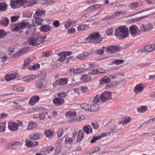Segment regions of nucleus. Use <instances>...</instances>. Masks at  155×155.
Masks as SVG:
<instances>
[{"label":"nucleus","mask_w":155,"mask_h":155,"mask_svg":"<svg viewBox=\"0 0 155 155\" xmlns=\"http://www.w3.org/2000/svg\"><path fill=\"white\" fill-rule=\"evenodd\" d=\"M28 50V48H25L20 49L18 52H17L15 54L12 55V57L16 58L21 55L24 53L27 52Z\"/></svg>","instance_id":"6"},{"label":"nucleus","mask_w":155,"mask_h":155,"mask_svg":"<svg viewBox=\"0 0 155 155\" xmlns=\"http://www.w3.org/2000/svg\"><path fill=\"white\" fill-rule=\"evenodd\" d=\"M19 144V143L18 141H15V142H11L10 144H8V147L11 148L12 147L18 145Z\"/></svg>","instance_id":"50"},{"label":"nucleus","mask_w":155,"mask_h":155,"mask_svg":"<svg viewBox=\"0 0 155 155\" xmlns=\"http://www.w3.org/2000/svg\"><path fill=\"white\" fill-rule=\"evenodd\" d=\"M76 114L75 111H69L67 113L66 115L70 118V120L68 121V123L69 124H71L76 121L79 122L80 120L84 119V118H81V117L80 116L79 118L77 117L75 118L76 116Z\"/></svg>","instance_id":"3"},{"label":"nucleus","mask_w":155,"mask_h":155,"mask_svg":"<svg viewBox=\"0 0 155 155\" xmlns=\"http://www.w3.org/2000/svg\"><path fill=\"white\" fill-rule=\"evenodd\" d=\"M146 30L147 31H148L151 30L153 29V24H149L145 26Z\"/></svg>","instance_id":"41"},{"label":"nucleus","mask_w":155,"mask_h":155,"mask_svg":"<svg viewBox=\"0 0 155 155\" xmlns=\"http://www.w3.org/2000/svg\"><path fill=\"white\" fill-rule=\"evenodd\" d=\"M37 126V124L36 122H30V123L28 127L27 130H30Z\"/></svg>","instance_id":"30"},{"label":"nucleus","mask_w":155,"mask_h":155,"mask_svg":"<svg viewBox=\"0 0 155 155\" xmlns=\"http://www.w3.org/2000/svg\"><path fill=\"white\" fill-rule=\"evenodd\" d=\"M89 55L88 52H84L80 54L77 55L76 57L80 60H83L87 58Z\"/></svg>","instance_id":"15"},{"label":"nucleus","mask_w":155,"mask_h":155,"mask_svg":"<svg viewBox=\"0 0 155 155\" xmlns=\"http://www.w3.org/2000/svg\"><path fill=\"white\" fill-rule=\"evenodd\" d=\"M7 8V5L6 3L0 2V11H4Z\"/></svg>","instance_id":"27"},{"label":"nucleus","mask_w":155,"mask_h":155,"mask_svg":"<svg viewBox=\"0 0 155 155\" xmlns=\"http://www.w3.org/2000/svg\"><path fill=\"white\" fill-rule=\"evenodd\" d=\"M45 14L44 11L38 9L35 13L34 16L36 18V16H41L42 15H45Z\"/></svg>","instance_id":"38"},{"label":"nucleus","mask_w":155,"mask_h":155,"mask_svg":"<svg viewBox=\"0 0 155 155\" xmlns=\"http://www.w3.org/2000/svg\"><path fill=\"white\" fill-rule=\"evenodd\" d=\"M114 30L113 28L108 29L106 31L107 33V35H112L114 33Z\"/></svg>","instance_id":"55"},{"label":"nucleus","mask_w":155,"mask_h":155,"mask_svg":"<svg viewBox=\"0 0 155 155\" xmlns=\"http://www.w3.org/2000/svg\"><path fill=\"white\" fill-rule=\"evenodd\" d=\"M88 74L92 75H95L98 74L97 69L92 70L89 72Z\"/></svg>","instance_id":"54"},{"label":"nucleus","mask_w":155,"mask_h":155,"mask_svg":"<svg viewBox=\"0 0 155 155\" xmlns=\"http://www.w3.org/2000/svg\"><path fill=\"white\" fill-rule=\"evenodd\" d=\"M69 70L70 72L71 73H77L83 72L85 71V70L82 68H80L76 69H74V68H71Z\"/></svg>","instance_id":"17"},{"label":"nucleus","mask_w":155,"mask_h":155,"mask_svg":"<svg viewBox=\"0 0 155 155\" xmlns=\"http://www.w3.org/2000/svg\"><path fill=\"white\" fill-rule=\"evenodd\" d=\"M130 117H129L127 118V119L124 120H122L120 123L122 124L123 125H126L127 123H129L130 121Z\"/></svg>","instance_id":"53"},{"label":"nucleus","mask_w":155,"mask_h":155,"mask_svg":"<svg viewBox=\"0 0 155 155\" xmlns=\"http://www.w3.org/2000/svg\"><path fill=\"white\" fill-rule=\"evenodd\" d=\"M26 145L29 147H33V143L27 139L25 140Z\"/></svg>","instance_id":"42"},{"label":"nucleus","mask_w":155,"mask_h":155,"mask_svg":"<svg viewBox=\"0 0 155 155\" xmlns=\"http://www.w3.org/2000/svg\"><path fill=\"white\" fill-rule=\"evenodd\" d=\"M28 42L30 45H37L36 36L35 37H31L28 40Z\"/></svg>","instance_id":"18"},{"label":"nucleus","mask_w":155,"mask_h":155,"mask_svg":"<svg viewBox=\"0 0 155 155\" xmlns=\"http://www.w3.org/2000/svg\"><path fill=\"white\" fill-rule=\"evenodd\" d=\"M114 18V16H107L102 19V21H107L110 19H113Z\"/></svg>","instance_id":"60"},{"label":"nucleus","mask_w":155,"mask_h":155,"mask_svg":"<svg viewBox=\"0 0 155 155\" xmlns=\"http://www.w3.org/2000/svg\"><path fill=\"white\" fill-rule=\"evenodd\" d=\"M57 95L59 97H64L66 95V93L64 92H61L60 93H58L57 94Z\"/></svg>","instance_id":"59"},{"label":"nucleus","mask_w":155,"mask_h":155,"mask_svg":"<svg viewBox=\"0 0 155 155\" xmlns=\"http://www.w3.org/2000/svg\"><path fill=\"white\" fill-rule=\"evenodd\" d=\"M90 111L96 112L98 111L99 109V105L97 104H93L91 105H90Z\"/></svg>","instance_id":"16"},{"label":"nucleus","mask_w":155,"mask_h":155,"mask_svg":"<svg viewBox=\"0 0 155 155\" xmlns=\"http://www.w3.org/2000/svg\"><path fill=\"white\" fill-rule=\"evenodd\" d=\"M147 109V107L146 106H143L141 107L140 109L137 108V110L139 112L142 113L146 111Z\"/></svg>","instance_id":"39"},{"label":"nucleus","mask_w":155,"mask_h":155,"mask_svg":"<svg viewBox=\"0 0 155 155\" xmlns=\"http://www.w3.org/2000/svg\"><path fill=\"white\" fill-rule=\"evenodd\" d=\"M128 29L126 26L120 27L119 28L116 29L115 35L120 37L121 39H124L128 36Z\"/></svg>","instance_id":"2"},{"label":"nucleus","mask_w":155,"mask_h":155,"mask_svg":"<svg viewBox=\"0 0 155 155\" xmlns=\"http://www.w3.org/2000/svg\"><path fill=\"white\" fill-rule=\"evenodd\" d=\"M90 105L91 104H82L80 105V107L83 110L85 111H90Z\"/></svg>","instance_id":"20"},{"label":"nucleus","mask_w":155,"mask_h":155,"mask_svg":"<svg viewBox=\"0 0 155 155\" xmlns=\"http://www.w3.org/2000/svg\"><path fill=\"white\" fill-rule=\"evenodd\" d=\"M31 139L33 140H36L39 138V135L38 133H36L33 135L30 136Z\"/></svg>","instance_id":"36"},{"label":"nucleus","mask_w":155,"mask_h":155,"mask_svg":"<svg viewBox=\"0 0 155 155\" xmlns=\"http://www.w3.org/2000/svg\"><path fill=\"white\" fill-rule=\"evenodd\" d=\"M16 75V74L15 73L6 75L5 76V79L7 81H9L15 78Z\"/></svg>","instance_id":"23"},{"label":"nucleus","mask_w":155,"mask_h":155,"mask_svg":"<svg viewBox=\"0 0 155 155\" xmlns=\"http://www.w3.org/2000/svg\"><path fill=\"white\" fill-rule=\"evenodd\" d=\"M110 79L107 76H105L104 77L102 78L101 80L100 81V84H102V82H105V83H107L110 81Z\"/></svg>","instance_id":"37"},{"label":"nucleus","mask_w":155,"mask_h":155,"mask_svg":"<svg viewBox=\"0 0 155 155\" xmlns=\"http://www.w3.org/2000/svg\"><path fill=\"white\" fill-rule=\"evenodd\" d=\"M137 27L135 25H132L130 27V34L133 37L137 36Z\"/></svg>","instance_id":"10"},{"label":"nucleus","mask_w":155,"mask_h":155,"mask_svg":"<svg viewBox=\"0 0 155 155\" xmlns=\"http://www.w3.org/2000/svg\"><path fill=\"white\" fill-rule=\"evenodd\" d=\"M31 61V60L30 58H28L26 60H25L24 64L25 66H28Z\"/></svg>","instance_id":"57"},{"label":"nucleus","mask_w":155,"mask_h":155,"mask_svg":"<svg viewBox=\"0 0 155 155\" xmlns=\"http://www.w3.org/2000/svg\"><path fill=\"white\" fill-rule=\"evenodd\" d=\"M63 129L62 128H60L58 130V136L59 137H61L63 134Z\"/></svg>","instance_id":"61"},{"label":"nucleus","mask_w":155,"mask_h":155,"mask_svg":"<svg viewBox=\"0 0 155 155\" xmlns=\"http://www.w3.org/2000/svg\"><path fill=\"white\" fill-rule=\"evenodd\" d=\"M84 135L83 131L82 130H79L78 134L77 141L80 142L83 138Z\"/></svg>","instance_id":"25"},{"label":"nucleus","mask_w":155,"mask_h":155,"mask_svg":"<svg viewBox=\"0 0 155 155\" xmlns=\"http://www.w3.org/2000/svg\"><path fill=\"white\" fill-rule=\"evenodd\" d=\"M101 101L100 95H97L93 99L92 103L94 104H97Z\"/></svg>","instance_id":"32"},{"label":"nucleus","mask_w":155,"mask_h":155,"mask_svg":"<svg viewBox=\"0 0 155 155\" xmlns=\"http://www.w3.org/2000/svg\"><path fill=\"white\" fill-rule=\"evenodd\" d=\"M144 50L146 52H152L155 50V45L152 44L146 46L144 48Z\"/></svg>","instance_id":"13"},{"label":"nucleus","mask_w":155,"mask_h":155,"mask_svg":"<svg viewBox=\"0 0 155 155\" xmlns=\"http://www.w3.org/2000/svg\"><path fill=\"white\" fill-rule=\"evenodd\" d=\"M27 5L28 6H30V5L32 6V5L35 4L33 0H26V3Z\"/></svg>","instance_id":"46"},{"label":"nucleus","mask_w":155,"mask_h":155,"mask_svg":"<svg viewBox=\"0 0 155 155\" xmlns=\"http://www.w3.org/2000/svg\"><path fill=\"white\" fill-rule=\"evenodd\" d=\"M43 4L51 5L54 3V0H41Z\"/></svg>","instance_id":"28"},{"label":"nucleus","mask_w":155,"mask_h":155,"mask_svg":"<svg viewBox=\"0 0 155 155\" xmlns=\"http://www.w3.org/2000/svg\"><path fill=\"white\" fill-rule=\"evenodd\" d=\"M9 21V19L5 18L0 21V24L3 26H6L8 24Z\"/></svg>","instance_id":"22"},{"label":"nucleus","mask_w":155,"mask_h":155,"mask_svg":"<svg viewBox=\"0 0 155 155\" xmlns=\"http://www.w3.org/2000/svg\"><path fill=\"white\" fill-rule=\"evenodd\" d=\"M36 77L35 75H31L23 77L22 78L21 80L24 82H28L35 78Z\"/></svg>","instance_id":"11"},{"label":"nucleus","mask_w":155,"mask_h":155,"mask_svg":"<svg viewBox=\"0 0 155 155\" xmlns=\"http://www.w3.org/2000/svg\"><path fill=\"white\" fill-rule=\"evenodd\" d=\"M101 139V137L99 136H94L92 139L91 140L90 142L91 143H93L96 141L97 140H99Z\"/></svg>","instance_id":"43"},{"label":"nucleus","mask_w":155,"mask_h":155,"mask_svg":"<svg viewBox=\"0 0 155 155\" xmlns=\"http://www.w3.org/2000/svg\"><path fill=\"white\" fill-rule=\"evenodd\" d=\"M44 134L47 137H50L52 135V132L51 130H48L45 131Z\"/></svg>","instance_id":"40"},{"label":"nucleus","mask_w":155,"mask_h":155,"mask_svg":"<svg viewBox=\"0 0 155 155\" xmlns=\"http://www.w3.org/2000/svg\"><path fill=\"white\" fill-rule=\"evenodd\" d=\"M106 50L110 53H115L119 50V48L117 46L110 45L107 47Z\"/></svg>","instance_id":"5"},{"label":"nucleus","mask_w":155,"mask_h":155,"mask_svg":"<svg viewBox=\"0 0 155 155\" xmlns=\"http://www.w3.org/2000/svg\"><path fill=\"white\" fill-rule=\"evenodd\" d=\"M41 30L43 32H46L50 30L49 26L47 25H42L40 28Z\"/></svg>","instance_id":"31"},{"label":"nucleus","mask_w":155,"mask_h":155,"mask_svg":"<svg viewBox=\"0 0 155 155\" xmlns=\"http://www.w3.org/2000/svg\"><path fill=\"white\" fill-rule=\"evenodd\" d=\"M60 25V22L56 20L53 21V25L55 27H58Z\"/></svg>","instance_id":"64"},{"label":"nucleus","mask_w":155,"mask_h":155,"mask_svg":"<svg viewBox=\"0 0 155 155\" xmlns=\"http://www.w3.org/2000/svg\"><path fill=\"white\" fill-rule=\"evenodd\" d=\"M88 25L86 24H82L79 25L77 27V29L78 31H82L84 30L86 28L88 27Z\"/></svg>","instance_id":"33"},{"label":"nucleus","mask_w":155,"mask_h":155,"mask_svg":"<svg viewBox=\"0 0 155 155\" xmlns=\"http://www.w3.org/2000/svg\"><path fill=\"white\" fill-rule=\"evenodd\" d=\"M61 150V147L59 146L58 147H57L55 148V153H54V154L57 155L60 152Z\"/></svg>","instance_id":"56"},{"label":"nucleus","mask_w":155,"mask_h":155,"mask_svg":"<svg viewBox=\"0 0 155 155\" xmlns=\"http://www.w3.org/2000/svg\"><path fill=\"white\" fill-rule=\"evenodd\" d=\"M71 24H72L71 21L69 19H68L66 21V23L65 24L66 28L67 29H68V28H69L70 27L71 25Z\"/></svg>","instance_id":"48"},{"label":"nucleus","mask_w":155,"mask_h":155,"mask_svg":"<svg viewBox=\"0 0 155 155\" xmlns=\"http://www.w3.org/2000/svg\"><path fill=\"white\" fill-rule=\"evenodd\" d=\"M6 124L4 122L0 123V132H4L5 131Z\"/></svg>","instance_id":"35"},{"label":"nucleus","mask_w":155,"mask_h":155,"mask_svg":"<svg viewBox=\"0 0 155 155\" xmlns=\"http://www.w3.org/2000/svg\"><path fill=\"white\" fill-rule=\"evenodd\" d=\"M21 28L24 29L25 28H28V26L29 23L26 22H22L19 23Z\"/></svg>","instance_id":"34"},{"label":"nucleus","mask_w":155,"mask_h":155,"mask_svg":"<svg viewBox=\"0 0 155 155\" xmlns=\"http://www.w3.org/2000/svg\"><path fill=\"white\" fill-rule=\"evenodd\" d=\"M54 104L56 106H59L63 104L64 103V100L60 97H56L53 100Z\"/></svg>","instance_id":"8"},{"label":"nucleus","mask_w":155,"mask_h":155,"mask_svg":"<svg viewBox=\"0 0 155 155\" xmlns=\"http://www.w3.org/2000/svg\"><path fill=\"white\" fill-rule=\"evenodd\" d=\"M18 4H19L18 2V0H13L11 3V6H15Z\"/></svg>","instance_id":"58"},{"label":"nucleus","mask_w":155,"mask_h":155,"mask_svg":"<svg viewBox=\"0 0 155 155\" xmlns=\"http://www.w3.org/2000/svg\"><path fill=\"white\" fill-rule=\"evenodd\" d=\"M124 62V61L123 60L117 59L115 60L113 63L117 65H119L123 63Z\"/></svg>","instance_id":"51"},{"label":"nucleus","mask_w":155,"mask_h":155,"mask_svg":"<svg viewBox=\"0 0 155 155\" xmlns=\"http://www.w3.org/2000/svg\"><path fill=\"white\" fill-rule=\"evenodd\" d=\"M143 89V84H139L137 85L134 88V92L137 93L142 91Z\"/></svg>","instance_id":"12"},{"label":"nucleus","mask_w":155,"mask_h":155,"mask_svg":"<svg viewBox=\"0 0 155 155\" xmlns=\"http://www.w3.org/2000/svg\"><path fill=\"white\" fill-rule=\"evenodd\" d=\"M40 67V65L38 64H35L32 66H30L29 69L30 70H34L35 69H37L39 68Z\"/></svg>","instance_id":"47"},{"label":"nucleus","mask_w":155,"mask_h":155,"mask_svg":"<svg viewBox=\"0 0 155 155\" xmlns=\"http://www.w3.org/2000/svg\"><path fill=\"white\" fill-rule=\"evenodd\" d=\"M28 50V48H25L20 49L18 52H17L15 54L12 55V57L16 58L21 55L24 53L27 52Z\"/></svg>","instance_id":"7"},{"label":"nucleus","mask_w":155,"mask_h":155,"mask_svg":"<svg viewBox=\"0 0 155 155\" xmlns=\"http://www.w3.org/2000/svg\"><path fill=\"white\" fill-rule=\"evenodd\" d=\"M59 85H61L66 84H67L68 79L63 78L57 80Z\"/></svg>","instance_id":"19"},{"label":"nucleus","mask_w":155,"mask_h":155,"mask_svg":"<svg viewBox=\"0 0 155 155\" xmlns=\"http://www.w3.org/2000/svg\"><path fill=\"white\" fill-rule=\"evenodd\" d=\"M35 26L34 25H29L28 28L29 30H30L31 32L34 31L35 30H36L35 29Z\"/></svg>","instance_id":"49"},{"label":"nucleus","mask_w":155,"mask_h":155,"mask_svg":"<svg viewBox=\"0 0 155 155\" xmlns=\"http://www.w3.org/2000/svg\"><path fill=\"white\" fill-rule=\"evenodd\" d=\"M139 6V3L138 2H134L130 3L129 7L132 9H135Z\"/></svg>","instance_id":"21"},{"label":"nucleus","mask_w":155,"mask_h":155,"mask_svg":"<svg viewBox=\"0 0 155 155\" xmlns=\"http://www.w3.org/2000/svg\"><path fill=\"white\" fill-rule=\"evenodd\" d=\"M86 39L87 41L88 40L89 42L95 44L100 43L103 40V38L101 37L98 32H95L90 34Z\"/></svg>","instance_id":"1"},{"label":"nucleus","mask_w":155,"mask_h":155,"mask_svg":"<svg viewBox=\"0 0 155 155\" xmlns=\"http://www.w3.org/2000/svg\"><path fill=\"white\" fill-rule=\"evenodd\" d=\"M8 127L9 129L11 131H16L18 128V124L15 122H10L8 123Z\"/></svg>","instance_id":"9"},{"label":"nucleus","mask_w":155,"mask_h":155,"mask_svg":"<svg viewBox=\"0 0 155 155\" xmlns=\"http://www.w3.org/2000/svg\"><path fill=\"white\" fill-rule=\"evenodd\" d=\"M91 125L95 130H97L99 127L98 124L95 123H91Z\"/></svg>","instance_id":"62"},{"label":"nucleus","mask_w":155,"mask_h":155,"mask_svg":"<svg viewBox=\"0 0 155 155\" xmlns=\"http://www.w3.org/2000/svg\"><path fill=\"white\" fill-rule=\"evenodd\" d=\"M39 99V98L38 96H34L30 99L28 104L30 105H33L37 102Z\"/></svg>","instance_id":"14"},{"label":"nucleus","mask_w":155,"mask_h":155,"mask_svg":"<svg viewBox=\"0 0 155 155\" xmlns=\"http://www.w3.org/2000/svg\"><path fill=\"white\" fill-rule=\"evenodd\" d=\"M101 101L104 102L111 99L112 94L110 91H105L102 93L100 95Z\"/></svg>","instance_id":"4"},{"label":"nucleus","mask_w":155,"mask_h":155,"mask_svg":"<svg viewBox=\"0 0 155 155\" xmlns=\"http://www.w3.org/2000/svg\"><path fill=\"white\" fill-rule=\"evenodd\" d=\"M35 23L38 25H41L43 23V20L40 18L36 17Z\"/></svg>","instance_id":"44"},{"label":"nucleus","mask_w":155,"mask_h":155,"mask_svg":"<svg viewBox=\"0 0 155 155\" xmlns=\"http://www.w3.org/2000/svg\"><path fill=\"white\" fill-rule=\"evenodd\" d=\"M58 56L59 57L58 60V61L62 62L65 59L64 52H61L59 53L58 54Z\"/></svg>","instance_id":"24"},{"label":"nucleus","mask_w":155,"mask_h":155,"mask_svg":"<svg viewBox=\"0 0 155 155\" xmlns=\"http://www.w3.org/2000/svg\"><path fill=\"white\" fill-rule=\"evenodd\" d=\"M90 129L91 133H92V129L91 126L88 125V126H84L83 127V130L87 134H88L89 133L90 128Z\"/></svg>","instance_id":"26"},{"label":"nucleus","mask_w":155,"mask_h":155,"mask_svg":"<svg viewBox=\"0 0 155 155\" xmlns=\"http://www.w3.org/2000/svg\"><path fill=\"white\" fill-rule=\"evenodd\" d=\"M36 39L37 45H40V43H41V40L42 39L41 37L39 35H36Z\"/></svg>","instance_id":"52"},{"label":"nucleus","mask_w":155,"mask_h":155,"mask_svg":"<svg viewBox=\"0 0 155 155\" xmlns=\"http://www.w3.org/2000/svg\"><path fill=\"white\" fill-rule=\"evenodd\" d=\"M147 32L145 26L142 25L139 29L137 31L138 34H140L141 33H143Z\"/></svg>","instance_id":"29"},{"label":"nucleus","mask_w":155,"mask_h":155,"mask_svg":"<svg viewBox=\"0 0 155 155\" xmlns=\"http://www.w3.org/2000/svg\"><path fill=\"white\" fill-rule=\"evenodd\" d=\"M52 52L51 51H46L45 52H43L42 53V57H47L50 56Z\"/></svg>","instance_id":"45"},{"label":"nucleus","mask_w":155,"mask_h":155,"mask_svg":"<svg viewBox=\"0 0 155 155\" xmlns=\"http://www.w3.org/2000/svg\"><path fill=\"white\" fill-rule=\"evenodd\" d=\"M65 143L66 144H70L72 142V140L71 138H66L65 140Z\"/></svg>","instance_id":"63"}]
</instances>
